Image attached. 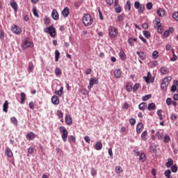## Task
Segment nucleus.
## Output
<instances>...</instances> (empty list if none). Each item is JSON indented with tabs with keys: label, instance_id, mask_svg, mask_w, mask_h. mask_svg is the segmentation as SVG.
I'll list each match as a JSON object with an SVG mask.
<instances>
[{
	"label": "nucleus",
	"instance_id": "obj_1",
	"mask_svg": "<svg viewBox=\"0 0 178 178\" xmlns=\"http://www.w3.org/2000/svg\"><path fill=\"white\" fill-rule=\"evenodd\" d=\"M118 35H119L118 29L113 26H110L108 27V37H110V38H116Z\"/></svg>",
	"mask_w": 178,
	"mask_h": 178
},
{
	"label": "nucleus",
	"instance_id": "obj_2",
	"mask_svg": "<svg viewBox=\"0 0 178 178\" xmlns=\"http://www.w3.org/2000/svg\"><path fill=\"white\" fill-rule=\"evenodd\" d=\"M82 20L85 26H91L92 24V22H94L92 17H91V15L90 14L84 15Z\"/></svg>",
	"mask_w": 178,
	"mask_h": 178
},
{
	"label": "nucleus",
	"instance_id": "obj_3",
	"mask_svg": "<svg viewBox=\"0 0 178 178\" xmlns=\"http://www.w3.org/2000/svg\"><path fill=\"white\" fill-rule=\"evenodd\" d=\"M22 49H27V48H33L34 43L30 41V38H26L21 44Z\"/></svg>",
	"mask_w": 178,
	"mask_h": 178
},
{
	"label": "nucleus",
	"instance_id": "obj_4",
	"mask_svg": "<svg viewBox=\"0 0 178 178\" xmlns=\"http://www.w3.org/2000/svg\"><path fill=\"white\" fill-rule=\"evenodd\" d=\"M171 80H172V76H167L163 79L161 84V90H163V91H166V90H168V86H169Z\"/></svg>",
	"mask_w": 178,
	"mask_h": 178
},
{
	"label": "nucleus",
	"instance_id": "obj_5",
	"mask_svg": "<svg viewBox=\"0 0 178 178\" xmlns=\"http://www.w3.org/2000/svg\"><path fill=\"white\" fill-rule=\"evenodd\" d=\"M59 131L61 133V138L64 143H66L67 141V136H69V132L66 129V128L63 126H61L59 127Z\"/></svg>",
	"mask_w": 178,
	"mask_h": 178
},
{
	"label": "nucleus",
	"instance_id": "obj_6",
	"mask_svg": "<svg viewBox=\"0 0 178 178\" xmlns=\"http://www.w3.org/2000/svg\"><path fill=\"white\" fill-rule=\"evenodd\" d=\"M135 9H138V13H143L145 10V6L144 4L140 3L139 1H135L134 3Z\"/></svg>",
	"mask_w": 178,
	"mask_h": 178
},
{
	"label": "nucleus",
	"instance_id": "obj_7",
	"mask_svg": "<svg viewBox=\"0 0 178 178\" xmlns=\"http://www.w3.org/2000/svg\"><path fill=\"white\" fill-rule=\"evenodd\" d=\"M46 33H48L50 37H56V29L54 26H49L44 29Z\"/></svg>",
	"mask_w": 178,
	"mask_h": 178
},
{
	"label": "nucleus",
	"instance_id": "obj_8",
	"mask_svg": "<svg viewBox=\"0 0 178 178\" xmlns=\"http://www.w3.org/2000/svg\"><path fill=\"white\" fill-rule=\"evenodd\" d=\"M11 31H13V33L17 35H20V34H22V29L17 26V25H13L11 27Z\"/></svg>",
	"mask_w": 178,
	"mask_h": 178
},
{
	"label": "nucleus",
	"instance_id": "obj_9",
	"mask_svg": "<svg viewBox=\"0 0 178 178\" xmlns=\"http://www.w3.org/2000/svg\"><path fill=\"white\" fill-rule=\"evenodd\" d=\"M94 84H98V79L91 78L89 82V86H88V90H91V88L94 87Z\"/></svg>",
	"mask_w": 178,
	"mask_h": 178
},
{
	"label": "nucleus",
	"instance_id": "obj_10",
	"mask_svg": "<svg viewBox=\"0 0 178 178\" xmlns=\"http://www.w3.org/2000/svg\"><path fill=\"white\" fill-rule=\"evenodd\" d=\"M10 5L11 8H13V9L15 12H17V10L19 9V6H17V3H16V1H15V0H10Z\"/></svg>",
	"mask_w": 178,
	"mask_h": 178
},
{
	"label": "nucleus",
	"instance_id": "obj_11",
	"mask_svg": "<svg viewBox=\"0 0 178 178\" xmlns=\"http://www.w3.org/2000/svg\"><path fill=\"white\" fill-rule=\"evenodd\" d=\"M145 81L148 84L149 83H154V79H152V75L151 72L147 73V76H144Z\"/></svg>",
	"mask_w": 178,
	"mask_h": 178
},
{
	"label": "nucleus",
	"instance_id": "obj_12",
	"mask_svg": "<svg viewBox=\"0 0 178 178\" xmlns=\"http://www.w3.org/2000/svg\"><path fill=\"white\" fill-rule=\"evenodd\" d=\"M51 17L54 20H58L59 19V14L56 10H53L51 12Z\"/></svg>",
	"mask_w": 178,
	"mask_h": 178
},
{
	"label": "nucleus",
	"instance_id": "obj_13",
	"mask_svg": "<svg viewBox=\"0 0 178 178\" xmlns=\"http://www.w3.org/2000/svg\"><path fill=\"white\" fill-rule=\"evenodd\" d=\"M143 129H144V124H143V123L141 122H139L136 127V133L140 134V133H141Z\"/></svg>",
	"mask_w": 178,
	"mask_h": 178
},
{
	"label": "nucleus",
	"instance_id": "obj_14",
	"mask_svg": "<svg viewBox=\"0 0 178 178\" xmlns=\"http://www.w3.org/2000/svg\"><path fill=\"white\" fill-rule=\"evenodd\" d=\"M51 102L54 105H59V97L58 96H53L51 97Z\"/></svg>",
	"mask_w": 178,
	"mask_h": 178
},
{
	"label": "nucleus",
	"instance_id": "obj_15",
	"mask_svg": "<svg viewBox=\"0 0 178 178\" xmlns=\"http://www.w3.org/2000/svg\"><path fill=\"white\" fill-rule=\"evenodd\" d=\"M138 108L140 111H145V109H147V105L145 102H142L138 105Z\"/></svg>",
	"mask_w": 178,
	"mask_h": 178
},
{
	"label": "nucleus",
	"instance_id": "obj_16",
	"mask_svg": "<svg viewBox=\"0 0 178 178\" xmlns=\"http://www.w3.org/2000/svg\"><path fill=\"white\" fill-rule=\"evenodd\" d=\"M6 155H7L8 158H12L13 156V152L9 147L6 148Z\"/></svg>",
	"mask_w": 178,
	"mask_h": 178
},
{
	"label": "nucleus",
	"instance_id": "obj_17",
	"mask_svg": "<svg viewBox=\"0 0 178 178\" xmlns=\"http://www.w3.org/2000/svg\"><path fill=\"white\" fill-rule=\"evenodd\" d=\"M114 76L116 79H120V77H122V70H115L114 71Z\"/></svg>",
	"mask_w": 178,
	"mask_h": 178
},
{
	"label": "nucleus",
	"instance_id": "obj_18",
	"mask_svg": "<svg viewBox=\"0 0 178 178\" xmlns=\"http://www.w3.org/2000/svg\"><path fill=\"white\" fill-rule=\"evenodd\" d=\"M65 123L68 126H71V124L73 123V121L72 120V117L70 115L65 116Z\"/></svg>",
	"mask_w": 178,
	"mask_h": 178
},
{
	"label": "nucleus",
	"instance_id": "obj_19",
	"mask_svg": "<svg viewBox=\"0 0 178 178\" xmlns=\"http://www.w3.org/2000/svg\"><path fill=\"white\" fill-rule=\"evenodd\" d=\"M141 138L143 141H147L148 140V132L144 131L141 134Z\"/></svg>",
	"mask_w": 178,
	"mask_h": 178
},
{
	"label": "nucleus",
	"instance_id": "obj_20",
	"mask_svg": "<svg viewBox=\"0 0 178 178\" xmlns=\"http://www.w3.org/2000/svg\"><path fill=\"white\" fill-rule=\"evenodd\" d=\"M157 15L159 17H163L165 16V10L163 8H159L157 10Z\"/></svg>",
	"mask_w": 178,
	"mask_h": 178
},
{
	"label": "nucleus",
	"instance_id": "obj_21",
	"mask_svg": "<svg viewBox=\"0 0 178 178\" xmlns=\"http://www.w3.org/2000/svg\"><path fill=\"white\" fill-rule=\"evenodd\" d=\"M35 138V135L33 132H30L26 135V139H28L29 141L34 140Z\"/></svg>",
	"mask_w": 178,
	"mask_h": 178
},
{
	"label": "nucleus",
	"instance_id": "obj_22",
	"mask_svg": "<svg viewBox=\"0 0 178 178\" xmlns=\"http://www.w3.org/2000/svg\"><path fill=\"white\" fill-rule=\"evenodd\" d=\"M69 8L67 7H65L62 11V15L64 17H67V16H69Z\"/></svg>",
	"mask_w": 178,
	"mask_h": 178
},
{
	"label": "nucleus",
	"instance_id": "obj_23",
	"mask_svg": "<svg viewBox=\"0 0 178 178\" xmlns=\"http://www.w3.org/2000/svg\"><path fill=\"white\" fill-rule=\"evenodd\" d=\"M173 163H174L173 159L170 158L168 159L165 166L166 168H172V166H173Z\"/></svg>",
	"mask_w": 178,
	"mask_h": 178
},
{
	"label": "nucleus",
	"instance_id": "obj_24",
	"mask_svg": "<svg viewBox=\"0 0 178 178\" xmlns=\"http://www.w3.org/2000/svg\"><path fill=\"white\" fill-rule=\"evenodd\" d=\"M155 25L154 27H162V24H161V18L156 17L155 18Z\"/></svg>",
	"mask_w": 178,
	"mask_h": 178
},
{
	"label": "nucleus",
	"instance_id": "obj_25",
	"mask_svg": "<svg viewBox=\"0 0 178 178\" xmlns=\"http://www.w3.org/2000/svg\"><path fill=\"white\" fill-rule=\"evenodd\" d=\"M9 108V102L8 100H6L3 105V112H8V109Z\"/></svg>",
	"mask_w": 178,
	"mask_h": 178
},
{
	"label": "nucleus",
	"instance_id": "obj_26",
	"mask_svg": "<svg viewBox=\"0 0 178 178\" xmlns=\"http://www.w3.org/2000/svg\"><path fill=\"white\" fill-rule=\"evenodd\" d=\"M137 55H138L139 58L142 60H145L146 56L145 54H144V52L143 51H137L136 52Z\"/></svg>",
	"mask_w": 178,
	"mask_h": 178
},
{
	"label": "nucleus",
	"instance_id": "obj_27",
	"mask_svg": "<svg viewBox=\"0 0 178 178\" xmlns=\"http://www.w3.org/2000/svg\"><path fill=\"white\" fill-rule=\"evenodd\" d=\"M156 108V106L154 104V103H150L147 106V111H155Z\"/></svg>",
	"mask_w": 178,
	"mask_h": 178
},
{
	"label": "nucleus",
	"instance_id": "obj_28",
	"mask_svg": "<svg viewBox=\"0 0 178 178\" xmlns=\"http://www.w3.org/2000/svg\"><path fill=\"white\" fill-rule=\"evenodd\" d=\"M160 72L162 74H168L169 73V69L166 67H163L160 69Z\"/></svg>",
	"mask_w": 178,
	"mask_h": 178
},
{
	"label": "nucleus",
	"instance_id": "obj_29",
	"mask_svg": "<svg viewBox=\"0 0 178 178\" xmlns=\"http://www.w3.org/2000/svg\"><path fill=\"white\" fill-rule=\"evenodd\" d=\"M25 102H26V93L21 92V102H20V104H22V105H23V104H24Z\"/></svg>",
	"mask_w": 178,
	"mask_h": 178
},
{
	"label": "nucleus",
	"instance_id": "obj_30",
	"mask_svg": "<svg viewBox=\"0 0 178 178\" xmlns=\"http://www.w3.org/2000/svg\"><path fill=\"white\" fill-rule=\"evenodd\" d=\"M119 56L120 59H122V60H126V54H124V51H123L122 50L120 51Z\"/></svg>",
	"mask_w": 178,
	"mask_h": 178
},
{
	"label": "nucleus",
	"instance_id": "obj_31",
	"mask_svg": "<svg viewBox=\"0 0 178 178\" xmlns=\"http://www.w3.org/2000/svg\"><path fill=\"white\" fill-rule=\"evenodd\" d=\"M55 74L57 77H60V76H62V70H60V68L56 67L55 70Z\"/></svg>",
	"mask_w": 178,
	"mask_h": 178
},
{
	"label": "nucleus",
	"instance_id": "obj_32",
	"mask_svg": "<svg viewBox=\"0 0 178 178\" xmlns=\"http://www.w3.org/2000/svg\"><path fill=\"white\" fill-rule=\"evenodd\" d=\"M95 149L97 151H101V149H102V143L97 142L95 144Z\"/></svg>",
	"mask_w": 178,
	"mask_h": 178
},
{
	"label": "nucleus",
	"instance_id": "obj_33",
	"mask_svg": "<svg viewBox=\"0 0 178 178\" xmlns=\"http://www.w3.org/2000/svg\"><path fill=\"white\" fill-rule=\"evenodd\" d=\"M55 94H56V95H58V97H62V94H63V86H62L60 90H56Z\"/></svg>",
	"mask_w": 178,
	"mask_h": 178
},
{
	"label": "nucleus",
	"instance_id": "obj_34",
	"mask_svg": "<svg viewBox=\"0 0 178 178\" xmlns=\"http://www.w3.org/2000/svg\"><path fill=\"white\" fill-rule=\"evenodd\" d=\"M59 58H60V53L59 52V51L56 50L55 51V60H56V62H58V60H59Z\"/></svg>",
	"mask_w": 178,
	"mask_h": 178
},
{
	"label": "nucleus",
	"instance_id": "obj_35",
	"mask_svg": "<svg viewBox=\"0 0 178 178\" xmlns=\"http://www.w3.org/2000/svg\"><path fill=\"white\" fill-rule=\"evenodd\" d=\"M140 162L144 163L145 162V154L141 153L139 157Z\"/></svg>",
	"mask_w": 178,
	"mask_h": 178
},
{
	"label": "nucleus",
	"instance_id": "obj_36",
	"mask_svg": "<svg viewBox=\"0 0 178 178\" xmlns=\"http://www.w3.org/2000/svg\"><path fill=\"white\" fill-rule=\"evenodd\" d=\"M44 23L47 26H48V24H50V23H51V18L48 17L47 16H45L44 18Z\"/></svg>",
	"mask_w": 178,
	"mask_h": 178
},
{
	"label": "nucleus",
	"instance_id": "obj_37",
	"mask_svg": "<svg viewBox=\"0 0 178 178\" xmlns=\"http://www.w3.org/2000/svg\"><path fill=\"white\" fill-rule=\"evenodd\" d=\"M134 41H137V38H129L128 39V44H129L130 47H133V45H134V44H133V42H134Z\"/></svg>",
	"mask_w": 178,
	"mask_h": 178
},
{
	"label": "nucleus",
	"instance_id": "obj_38",
	"mask_svg": "<svg viewBox=\"0 0 178 178\" xmlns=\"http://www.w3.org/2000/svg\"><path fill=\"white\" fill-rule=\"evenodd\" d=\"M122 172H123V168H122V167L120 166L115 167V173L119 175V173H122Z\"/></svg>",
	"mask_w": 178,
	"mask_h": 178
},
{
	"label": "nucleus",
	"instance_id": "obj_39",
	"mask_svg": "<svg viewBox=\"0 0 178 178\" xmlns=\"http://www.w3.org/2000/svg\"><path fill=\"white\" fill-rule=\"evenodd\" d=\"M152 59H158V57L159 56V53L157 51H154L152 53Z\"/></svg>",
	"mask_w": 178,
	"mask_h": 178
},
{
	"label": "nucleus",
	"instance_id": "obj_40",
	"mask_svg": "<svg viewBox=\"0 0 178 178\" xmlns=\"http://www.w3.org/2000/svg\"><path fill=\"white\" fill-rule=\"evenodd\" d=\"M32 12L35 17H40V15H38V12L37 11V8L35 7H33Z\"/></svg>",
	"mask_w": 178,
	"mask_h": 178
},
{
	"label": "nucleus",
	"instance_id": "obj_41",
	"mask_svg": "<svg viewBox=\"0 0 178 178\" xmlns=\"http://www.w3.org/2000/svg\"><path fill=\"white\" fill-rule=\"evenodd\" d=\"M169 141H170V136H169L168 135H165L163 138V143H165V144H168Z\"/></svg>",
	"mask_w": 178,
	"mask_h": 178
},
{
	"label": "nucleus",
	"instance_id": "obj_42",
	"mask_svg": "<svg viewBox=\"0 0 178 178\" xmlns=\"http://www.w3.org/2000/svg\"><path fill=\"white\" fill-rule=\"evenodd\" d=\"M177 170H178L177 165L175 164V165L171 166V171L173 173H176L177 172Z\"/></svg>",
	"mask_w": 178,
	"mask_h": 178
},
{
	"label": "nucleus",
	"instance_id": "obj_43",
	"mask_svg": "<svg viewBox=\"0 0 178 178\" xmlns=\"http://www.w3.org/2000/svg\"><path fill=\"white\" fill-rule=\"evenodd\" d=\"M143 35H144V37H145V38H150L151 33H149V31H144Z\"/></svg>",
	"mask_w": 178,
	"mask_h": 178
},
{
	"label": "nucleus",
	"instance_id": "obj_44",
	"mask_svg": "<svg viewBox=\"0 0 178 178\" xmlns=\"http://www.w3.org/2000/svg\"><path fill=\"white\" fill-rule=\"evenodd\" d=\"M155 136L156 137H158L159 140H162V138H163V134L159 131H157Z\"/></svg>",
	"mask_w": 178,
	"mask_h": 178
},
{
	"label": "nucleus",
	"instance_id": "obj_45",
	"mask_svg": "<svg viewBox=\"0 0 178 178\" xmlns=\"http://www.w3.org/2000/svg\"><path fill=\"white\" fill-rule=\"evenodd\" d=\"M162 112H163L162 110L157 111V115H158L160 120H163V115H162Z\"/></svg>",
	"mask_w": 178,
	"mask_h": 178
},
{
	"label": "nucleus",
	"instance_id": "obj_46",
	"mask_svg": "<svg viewBox=\"0 0 178 178\" xmlns=\"http://www.w3.org/2000/svg\"><path fill=\"white\" fill-rule=\"evenodd\" d=\"M126 8L128 10H131V2L130 1H127Z\"/></svg>",
	"mask_w": 178,
	"mask_h": 178
},
{
	"label": "nucleus",
	"instance_id": "obj_47",
	"mask_svg": "<svg viewBox=\"0 0 178 178\" xmlns=\"http://www.w3.org/2000/svg\"><path fill=\"white\" fill-rule=\"evenodd\" d=\"M151 97H152V95H147L143 96L142 97V99H143V101H148V99H149V98H151Z\"/></svg>",
	"mask_w": 178,
	"mask_h": 178
},
{
	"label": "nucleus",
	"instance_id": "obj_48",
	"mask_svg": "<svg viewBox=\"0 0 178 178\" xmlns=\"http://www.w3.org/2000/svg\"><path fill=\"white\" fill-rule=\"evenodd\" d=\"M11 122L12 123H13L15 126H17V119H16V118L15 117L11 118Z\"/></svg>",
	"mask_w": 178,
	"mask_h": 178
},
{
	"label": "nucleus",
	"instance_id": "obj_49",
	"mask_svg": "<svg viewBox=\"0 0 178 178\" xmlns=\"http://www.w3.org/2000/svg\"><path fill=\"white\" fill-rule=\"evenodd\" d=\"M172 18L175 19L177 22H178V12H175L172 14Z\"/></svg>",
	"mask_w": 178,
	"mask_h": 178
},
{
	"label": "nucleus",
	"instance_id": "obj_50",
	"mask_svg": "<svg viewBox=\"0 0 178 178\" xmlns=\"http://www.w3.org/2000/svg\"><path fill=\"white\" fill-rule=\"evenodd\" d=\"M146 8L148 9V10H151L152 9V3L149 2L146 4Z\"/></svg>",
	"mask_w": 178,
	"mask_h": 178
},
{
	"label": "nucleus",
	"instance_id": "obj_51",
	"mask_svg": "<svg viewBox=\"0 0 178 178\" xmlns=\"http://www.w3.org/2000/svg\"><path fill=\"white\" fill-rule=\"evenodd\" d=\"M127 90L129 92H131V91H133V86H131V85H127Z\"/></svg>",
	"mask_w": 178,
	"mask_h": 178
},
{
	"label": "nucleus",
	"instance_id": "obj_52",
	"mask_svg": "<svg viewBox=\"0 0 178 178\" xmlns=\"http://www.w3.org/2000/svg\"><path fill=\"white\" fill-rule=\"evenodd\" d=\"M154 29H157V31L159 33V34H162V33H163V29L161 26L154 27Z\"/></svg>",
	"mask_w": 178,
	"mask_h": 178
},
{
	"label": "nucleus",
	"instance_id": "obj_53",
	"mask_svg": "<svg viewBox=\"0 0 178 178\" xmlns=\"http://www.w3.org/2000/svg\"><path fill=\"white\" fill-rule=\"evenodd\" d=\"M129 123H130V124H131V126H134V124H136V119L131 118L129 120Z\"/></svg>",
	"mask_w": 178,
	"mask_h": 178
},
{
	"label": "nucleus",
	"instance_id": "obj_54",
	"mask_svg": "<svg viewBox=\"0 0 178 178\" xmlns=\"http://www.w3.org/2000/svg\"><path fill=\"white\" fill-rule=\"evenodd\" d=\"M140 88V83H136L134 86V91H137Z\"/></svg>",
	"mask_w": 178,
	"mask_h": 178
},
{
	"label": "nucleus",
	"instance_id": "obj_55",
	"mask_svg": "<svg viewBox=\"0 0 178 178\" xmlns=\"http://www.w3.org/2000/svg\"><path fill=\"white\" fill-rule=\"evenodd\" d=\"M107 5L112 6L113 5V0H106Z\"/></svg>",
	"mask_w": 178,
	"mask_h": 178
},
{
	"label": "nucleus",
	"instance_id": "obj_56",
	"mask_svg": "<svg viewBox=\"0 0 178 178\" xmlns=\"http://www.w3.org/2000/svg\"><path fill=\"white\" fill-rule=\"evenodd\" d=\"M172 99L171 98H170V97H168V98H167V99H166V104H167V105H172Z\"/></svg>",
	"mask_w": 178,
	"mask_h": 178
},
{
	"label": "nucleus",
	"instance_id": "obj_57",
	"mask_svg": "<svg viewBox=\"0 0 178 178\" xmlns=\"http://www.w3.org/2000/svg\"><path fill=\"white\" fill-rule=\"evenodd\" d=\"M84 140H85L86 143H87L88 144H90V141H91V139L90 138L89 136H85V137H84Z\"/></svg>",
	"mask_w": 178,
	"mask_h": 178
},
{
	"label": "nucleus",
	"instance_id": "obj_58",
	"mask_svg": "<svg viewBox=\"0 0 178 178\" xmlns=\"http://www.w3.org/2000/svg\"><path fill=\"white\" fill-rule=\"evenodd\" d=\"M170 60L172 62H175L176 60H177V56H176V54H173V57L170 58Z\"/></svg>",
	"mask_w": 178,
	"mask_h": 178
},
{
	"label": "nucleus",
	"instance_id": "obj_59",
	"mask_svg": "<svg viewBox=\"0 0 178 178\" xmlns=\"http://www.w3.org/2000/svg\"><path fill=\"white\" fill-rule=\"evenodd\" d=\"M177 90V86L176 85H172L171 87V91L172 92H175Z\"/></svg>",
	"mask_w": 178,
	"mask_h": 178
},
{
	"label": "nucleus",
	"instance_id": "obj_60",
	"mask_svg": "<svg viewBox=\"0 0 178 178\" xmlns=\"http://www.w3.org/2000/svg\"><path fill=\"white\" fill-rule=\"evenodd\" d=\"M91 175H92V176H95V175H97V170H95V168H92L91 169Z\"/></svg>",
	"mask_w": 178,
	"mask_h": 178
},
{
	"label": "nucleus",
	"instance_id": "obj_61",
	"mask_svg": "<svg viewBox=\"0 0 178 178\" xmlns=\"http://www.w3.org/2000/svg\"><path fill=\"white\" fill-rule=\"evenodd\" d=\"M57 115L58 116V118H63V113H62L60 111H58Z\"/></svg>",
	"mask_w": 178,
	"mask_h": 178
},
{
	"label": "nucleus",
	"instance_id": "obj_62",
	"mask_svg": "<svg viewBox=\"0 0 178 178\" xmlns=\"http://www.w3.org/2000/svg\"><path fill=\"white\" fill-rule=\"evenodd\" d=\"M29 108H30V109H32V110L34 109V102H29Z\"/></svg>",
	"mask_w": 178,
	"mask_h": 178
},
{
	"label": "nucleus",
	"instance_id": "obj_63",
	"mask_svg": "<svg viewBox=\"0 0 178 178\" xmlns=\"http://www.w3.org/2000/svg\"><path fill=\"white\" fill-rule=\"evenodd\" d=\"M169 31H165L164 33H163V37H165V38H167V37H169Z\"/></svg>",
	"mask_w": 178,
	"mask_h": 178
},
{
	"label": "nucleus",
	"instance_id": "obj_64",
	"mask_svg": "<svg viewBox=\"0 0 178 178\" xmlns=\"http://www.w3.org/2000/svg\"><path fill=\"white\" fill-rule=\"evenodd\" d=\"M170 119H171V120L175 121V120H176V119H177V115H175V114H172V115H171V117H170Z\"/></svg>",
	"mask_w": 178,
	"mask_h": 178
}]
</instances>
